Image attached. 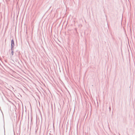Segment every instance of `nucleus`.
Here are the masks:
<instances>
[{
	"label": "nucleus",
	"mask_w": 135,
	"mask_h": 135,
	"mask_svg": "<svg viewBox=\"0 0 135 135\" xmlns=\"http://www.w3.org/2000/svg\"><path fill=\"white\" fill-rule=\"evenodd\" d=\"M11 53H12V55H13V50H12V52Z\"/></svg>",
	"instance_id": "obj_2"
},
{
	"label": "nucleus",
	"mask_w": 135,
	"mask_h": 135,
	"mask_svg": "<svg viewBox=\"0 0 135 135\" xmlns=\"http://www.w3.org/2000/svg\"><path fill=\"white\" fill-rule=\"evenodd\" d=\"M14 46V41L13 40H12L11 41V50H13V49Z\"/></svg>",
	"instance_id": "obj_1"
},
{
	"label": "nucleus",
	"mask_w": 135,
	"mask_h": 135,
	"mask_svg": "<svg viewBox=\"0 0 135 135\" xmlns=\"http://www.w3.org/2000/svg\"><path fill=\"white\" fill-rule=\"evenodd\" d=\"M109 109L110 110V107H109Z\"/></svg>",
	"instance_id": "obj_3"
}]
</instances>
